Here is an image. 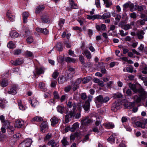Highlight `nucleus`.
Wrapping results in <instances>:
<instances>
[{"label": "nucleus", "instance_id": "obj_57", "mask_svg": "<svg viewBox=\"0 0 147 147\" xmlns=\"http://www.w3.org/2000/svg\"><path fill=\"white\" fill-rule=\"evenodd\" d=\"M82 79L81 78H78L74 83V85H78L80 84L82 81Z\"/></svg>", "mask_w": 147, "mask_h": 147}, {"label": "nucleus", "instance_id": "obj_4", "mask_svg": "<svg viewBox=\"0 0 147 147\" xmlns=\"http://www.w3.org/2000/svg\"><path fill=\"white\" fill-rule=\"evenodd\" d=\"M32 142L31 139L27 138L19 144V147H30Z\"/></svg>", "mask_w": 147, "mask_h": 147}, {"label": "nucleus", "instance_id": "obj_25", "mask_svg": "<svg viewBox=\"0 0 147 147\" xmlns=\"http://www.w3.org/2000/svg\"><path fill=\"white\" fill-rule=\"evenodd\" d=\"M135 106V102H127L125 104V107L126 108H131Z\"/></svg>", "mask_w": 147, "mask_h": 147}, {"label": "nucleus", "instance_id": "obj_1", "mask_svg": "<svg viewBox=\"0 0 147 147\" xmlns=\"http://www.w3.org/2000/svg\"><path fill=\"white\" fill-rule=\"evenodd\" d=\"M110 98L108 96L103 97L102 95H100L98 96L96 98L95 103L97 108L100 107L102 104L106 103L109 101Z\"/></svg>", "mask_w": 147, "mask_h": 147}, {"label": "nucleus", "instance_id": "obj_42", "mask_svg": "<svg viewBox=\"0 0 147 147\" xmlns=\"http://www.w3.org/2000/svg\"><path fill=\"white\" fill-rule=\"evenodd\" d=\"M122 95L119 93H116L114 94H113V97L114 98H120L122 97Z\"/></svg>", "mask_w": 147, "mask_h": 147}, {"label": "nucleus", "instance_id": "obj_17", "mask_svg": "<svg viewBox=\"0 0 147 147\" xmlns=\"http://www.w3.org/2000/svg\"><path fill=\"white\" fill-rule=\"evenodd\" d=\"M29 102L30 103L32 107H35L38 104V102L35 99L33 98L32 100H29Z\"/></svg>", "mask_w": 147, "mask_h": 147}, {"label": "nucleus", "instance_id": "obj_58", "mask_svg": "<svg viewBox=\"0 0 147 147\" xmlns=\"http://www.w3.org/2000/svg\"><path fill=\"white\" fill-rule=\"evenodd\" d=\"M95 4L97 8H99L100 6V0H95Z\"/></svg>", "mask_w": 147, "mask_h": 147}, {"label": "nucleus", "instance_id": "obj_14", "mask_svg": "<svg viewBox=\"0 0 147 147\" xmlns=\"http://www.w3.org/2000/svg\"><path fill=\"white\" fill-rule=\"evenodd\" d=\"M145 33L142 30L138 31L137 33V35L139 39H142L144 38L143 35Z\"/></svg>", "mask_w": 147, "mask_h": 147}, {"label": "nucleus", "instance_id": "obj_46", "mask_svg": "<svg viewBox=\"0 0 147 147\" xmlns=\"http://www.w3.org/2000/svg\"><path fill=\"white\" fill-rule=\"evenodd\" d=\"M134 99L137 103L140 102L141 101V98L140 97L138 96L137 95H135L133 97Z\"/></svg>", "mask_w": 147, "mask_h": 147}, {"label": "nucleus", "instance_id": "obj_60", "mask_svg": "<svg viewBox=\"0 0 147 147\" xmlns=\"http://www.w3.org/2000/svg\"><path fill=\"white\" fill-rule=\"evenodd\" d=\"M0 107L2 109L4 108L5 107V105L3 100L2 99H0Z\"/></svg>", "mask_w": 147, "mask_h": 147}, {"label": "nucleus", "instance_id": "obj_55", "mask_svg": "<svg viewBox=\"0 0 147 147\" xmlns=\"http://www.w3.org/2000/svg\"><path fill=\"white\" fill-rule=\"evenodd\" d=\"M3 125L6 127L8 128L9 125V122L8 120L5 121L3 123Z\"/></svg>", "mask_w": 147, "mask_h": 147}, {"label": "nucleus", "instance_id": "obj_31", "mask_svg": "<svg viewBox=\"0 0 147 147\" xmlns=\"http://www.w3.org/2000/svg\"><path fill=\"white\" fill-rule=\"evenodd\" d=\"M0 83L1 86L3 87L6 86L8 84L7 81L6 79L3 80Z\"/></svg>", "mask_w": 147, "mask_h": 147}, {"label": "nucleus", "instance_id": "obj_5", "mask_svg": "<svg viewBox=\"0 0 147 147\" xmlns=\"http://www.w3.org/2000/svg\"><path fill=\"white\" fill-rule=\"evenodd\" d=\"M134 117L132 118L131 119L133 121V123H135L136 125L138 127H141L143 128H144L145 127L147 123V119L145 121V122H144V123H142L140 121H137L135 123L134 120L135 119Z\"/></svg>", "mask_w": 147, "mask_h": 147}, {"label": "nucleus", "instance_id": "obj_64", "mask_svg": "<svg viewBox=\"0 0 147 147\" xmlns=\"http://www.w3.org/2000/svg\"><path fill=\"white\" fill-rule=\"evenodd\" d=\"M71 87L70 86H68L65 87L64 90L66 92H69L71 89Z\"/></svg>", "mask_w": 147, "mask_h": 147}, {"label": "nucleus", "instance_id": "obj_16", "mask_svg": "<svg viewBox=\"0 0 147 147\" xmlns=\"http://www.w3.org/2000/svg\"><path fill=\"white\" fill-rule=\"evenodd\" d=\"M22 60L19 59H17L15 61H11V63L13 65L17 66L21 64L22 63Z\"/></svg>", "mask_w": 147, "mask_h": 147}, {"label": "nucleus", "instance_id": "obj_35", "mask_svg": "<svg viewBox=\"0 0 147 147\" xmlns=\"http://www.w3.org/2000/svg\"><path fill=\"white\" fill-rule=\"evenodd\" d=\"M84 53L88 59H90L91 58V53L88 50H85Z\"/></svg>", "mask_w": 147, "mask_h": 147}, {"label": "nucleus", "instance_id": "obj_37", "mask_svg": "<svg viewBox=\"0 0 147 147\" xmlns=\"http://www.w3.org/2000/svg\"><path fill=\"white\" fill-rule=\"evenodd\" d=\"M36 74L37 75H39L43 74L44 72L43 69L41 67L37 68L36 69Z\"/></svg>", "mask_w": 147, "mask_h": 147}, {"label": "nucleus", "instance_id": "obj_11", "mask_svg": "<svg viewBox=\"0 0 147 147\" xmlns=\"http://www.w3.org/2000/svg\"><path fill=\"white\" fill-rule=\"evenodd\" d=\"M7 17L8 19L11 22H13L15 20V17L11 13L10 10H8L7 13Z\"/></svg>", "mask_w": 147, "mask_h": 147}, {"label": "nucleus", "instance_id": "obj_6", "mask_svg": "<svg viewBox=\"0 0 147 147\" xmlns=\"http://www.w3.org/2000/svg\"><path fill=\"white\" fill-rule=\"evenodd\" d=\"M111 14L112 16L115 19V24L117 25L120 21L121 16L118 14H116L114 11L112 12Z\"/></svg>", "mask_w": 147, "mask_h": 147}, {"label": "nucleus", "instance_id": "obj_21", "mask_svg": "<svg viewBox=\"0 0 147 147\" xmlns=\"http://www.w3.org/2000/svg\"><path fill=\"white\" fill-rule=\"evenodd\" d=\"M41 130L43 132L47 129L48 125L46 123L44 122L42 123L40 125Z\"/></svg>", "mask_w": 147, "mask_h": 147}, {"label": "nucleus", "instance_id": "obj_36", "mask_svg": "<svg viewBox=\"0 0 147 147\" xmlns=\"http://www.w3.org/2000/svg\"><path fill=\"white\" fill-rule=\"evenodd\" d=\"M121 27L123 29L125 30H127L132 28V27L130 26V25H129V24L122 25L121 26Z\"/></svg>", "mask_w": 147, "mask_h": 147}, {"label": "nucleus", "instance_id": "obj_53", "mask_svg": "<svg viewBox=\"0 0 147 147\" xmlns=\"http://www.w3.org/2000/svg\"><path fill=\"white\" fill-rule=\"evenodd\" d=\"M52 134L51 133H48L45 136V138H44L45 141L48 140L51 138L52 136Z\"/></svg>", "mask_w": 147, "mask_h": 147}, {"label": "nucleus", "instance_id": "obj_13", "mask_svg": "<svg viewBox=\"0 0 147 147\" xmlns=\"http://www.w3.org/2000/svg\"><path fill=\"white\" fill-rule=\"evenodd\" d=\"M24 124V122L23 121L17 120L16 121L15 124V126L17 128L21 127Z\"/></svg>", "mask_w": 147, "mask_h": 147}, {"label": "nucleus", "instance_id": "obj_8", "mask_svg": "<svg viewBox=\"0 0 147 147\" xmlns=\"http://www.w3.org/2000/svg\"><path fill=\"white\" fill-rule=\"evenodd\" d=\"M120 108V104L118 102H115L113 103L112 106V110L114 111H116Z\"/></svg>", "mask_w": 147, "mask_h": 147}, {"label": "nucleus", "instance_id": "obj_24", "mask_svg": "<svg viewBox=\"0 0 147 147\" xmlns=\"http://www.w3.org/2000/svg\"><path fill=\"white\" fill-rule=\"evenodd\" d=\"M49 146H51V147H55L58 145V143L55 142L54 140H51L49 141L47 143Z\"/></svg>", "mask_w": 147, "mask_h": 147}, {"label": "nucleus", "instance_id": "obj_49", "mask_svg": "<svg viewBox=\"0 0 147 147\" xmlns=\"http://www.w3.org/2000/svg\"><path fill=\"white\" fill-rule=\"evenodd\" d=\"M126 71L128 72L132 73L134 71L133 67L131 66L127 67Z\"/></svg>", "mask_w": 147, "mask_h": 147}, {"label": "nucleus", "instance_id": "obj_62", "mask_svg": "<svg viewBox=\"0 0 147 147\" xmlns=\"http://www.w3.org/2000/svg\"><path fill=\"white\" fill-rule=\"evenodd\" d=\"M120 34L121 36H123L127 35L128 33L127 32L124 33V31L121 30H120Z\"/></svg>", "mask_w": 147, "mask_h": 147}, {"label": "nucleus", "instance_id": "obj_32", "mask_svg": "<svg viewBox=\"0 0 147 147\" xmlns=\"http://www.w3.org/2000/svg\"><path fill=\"white\" fill-rule=\"evenodd\" d=\"M42 120L43 119L41 117L38 116H36L33 118V119H32L31 121L32 122H33L35 121L37 122L40 121Z\"/></svg>", "mask_w": 147, "mask_h": 147}, {"label": "nucleus", "instance_id": "obj_51", "mask_svg": "<svg viewBox=\"0 0 147 147\" xmlns=\"http://www.w3.org/2000/svg\"><path fill=\"white\" fill-rule=\"evenodd\" d=\"M65 20L63 19H60L59 21L58 25L61 27L62 28L65 22Z\"/></svg>", "mask_w": 147, "mask_h": 147}, {"label": "nucleus", "instance_id": "obj_33", "mask_svg": "<svg viewBox=\"0 0 147 147\" xmlns=\"http://www.w3.org/2000/svg\"><path fill=\"white\" fill-rule=\"evenodd\" d=\"M74 76V75L72 74L71 73L67 71L66 72V74L65 76V79L67 80L71 78Z\"/></svg>", "mask_w": 147, "mask_h": 147}, {"label": "nucleus", "instance_id": "obj_59", "mask_svg": "<svg viewBox=\"0 0 147 147\" xmlns=\"http://www.w3.org/2000/svg\"><path fill=\"white\" fill-rule=\"evenodd\" d=\"M33 38L32 37H28L26 40L27 42L29 44L32 43L33 41Z\"/></svg>", "mask_w": 147, "mask_h": 147}, {"label": "nucleus", "instance_id": "obj_15", "mask_svg": "<svg viewBox=\"0 0 147 147\" xmlns=\"http://www.w3.org/2000/svg\"><path fill=\"white\" fill-rule=\"evenodd\" d=\"M36 30L38 32L43 33L45 34H47L49 33L48 30L46 28L42 29V28H36Z\"/></svg>", "mask_w": 147, "mask_h": 147}, {"label": "nucleus", "instance_id": "obj_63", "mask_svg": "<svg viewBox=\"0 0 147 147\" xmlns=\"http://www.w3.org/2000/svg\"><path fill=\"white\" fill-rule=\"evenodd\" d=\"M138 49L140 51L142 52L144 51V45L142 44H140Z\"/></svg>", "mask_w": 147, "mask_h": 147}, {"label": "nucleus", "instance_id": "obj_30", "mask_svg": "<svg viewBox=\"0 0 147 147\" xmlns=\"http://www.w3.org/2000/svg\"><path fill=\"white\" fill-rule=\"evenodd\" d=\"M104 1L105 7H109L112 5V2L110 0H102Z\"/></svg>", "mask_w": 147, "mask_h": 147}, {"label": "nucleus", "instance_id": "obj_54", "mask_svg": "<svg viewBox=\"0 0 147 147\" xmlns=\"http://www.w3.org/2000/svg\"><path fill=\"white\" fill-rule=\"evenodd\" d=\"M45 84L42 82H40L39 84V87L41 89L43 90V89H44V91L45 90Z\"/></svg>", "mask_w": 147, "mask_h": 147}, {"label": "nucleus", "instance_id": "obj_38", "mask_svg": "<svg viewBox=\"0 0 147 147\" xmlns=\"http://www.w3.org/2000/svg\"><path fill=\"white\" fill-rule=\"evenodd\" d=\"M105 127L108 129H112L114 127V125L112 123H109L106 124L105 125Z\"/></svg>", "mask_w": 147, "mask_h": 147}, {"label": "nucleus", "instance_id": "obj_18", "mask_svg": "<svg viewBox=\"0 0 147 147\" xmlns=\"http://www.w3.org/2000/svg\"><path fill=\"white\" fill-rule=\"evenodd\" d=\"M79 127V124L77 123H76L74 124L72 126L70 131L71 132H74L76 130L78 129Z\"/></svg>", "mask_w": 147, "mask_h": 147}, {"label": "nucleus", "instance_id": "obj_12", "mask_svg": "<svg viewBox=\"0 0 147 147\" xmlns=\"http://www.w3.org/2000/svg\"><path fill=\"white\" fill-rule=\"evenodd\" d=\"M41 20L43 22L45 23H48L50 22L48 16L45 14H43L41 16Z\"/></svg>", "mask_w": 147, "mask_h": 147}, {"label": "nucleus", "instance_id": "obj_23", "mask_svg": "<svg viewBox=\"0 0 147 147\" xmlns=\"http://www.w3.org/2000/svg\"><path fill=\"white\" fill-rule=\"evenodd\" d=\"M135 6L136 7V9H138V11H142L146 9V7L144 5L139 6L137 4H136Z\"/></svg>", "mask_w": 147, "mask_h": 147}, {"label": "nucleus", "instance_id": "obj_27", "mask_svg": "<svg viewBox=\"0 0 147 147\" xmlns=\"http://www.w3.org/2000/svg\"><path fill=\"white\" fill-rule=\"evenodd\" d=\"M9 34L12 38H17L19 36V34L15 31H11L10 33Z\"/></svg>", "mask_w": 147, "mask_h": 147}, {"label": "nucleus", "instance_id": "obj_10", "mask_svg": "<svg viewBox=\"0 0 147 147\" xmlns=\"http://www.w3.org/2000/svg\"><path fill=\"white\" fill-rule=\"evenodd\" d=\"M67 106L69 108H71L70 109L71 111H74L76 108V104L73 103L71 101L68 102Z\"/></svg>", "mask_w": 147, "mask_h": 147}, {"label": "nucleus", "instance_id": "obj_9", "mask_svg": "<svg viewBox=\"0 0 147 147\" xmlns=\"http://www.w3.org/2000/svg\"><path fill=\"white\" fill-rule=\"evenodd\" d=\"M59 120V119L57 117L55 116L53 117L50 119L51 125L53 126H55L58 123Z\"/></svg>", "mask_w": 147, "mask_h": 147}, {"label": "nucleus", "instance_id": "obj_45", "mask_svg": "<svg viewBox=\"0 0 147 147\" xmlns=\"http://www.w3.org/2000/svg\"><path fill=\"white\" fill-rule=\"evenodd\" d=\"M7 47L10 49H13L15 47V45L13 43L12 41H10L7 45Z\"/></svg>", "mask_w": 147, "mask_h": 147}, {"label": "nucleus", "instance_id": "obj_39", "mask_svg": "<svg viewBox=\"0 0 147 147\" xmlns=\"http://www.w3.org/2000/svg\"><path fill=\"white\" fill-rule=\"evenodd\" d=\"M96 121L95 123V125L96 126H98L101 123L102 120V118L100 117H98L96 118Z\"/></svg>", "mask_w": 147, "mask_h": 147}, {"label": "nucleus", "instance_id": "obj_7", "mask_svg": "<svg viewBox=\"0 0 147 147\" xmlns=\"http://www.w3.org/2000/svg\"><path fill=\"white\" fill-rule=\"evenodd\" d=\"M18 87L15 85L12 86L10 88L9 90L7 92V93L9 94L15 95L17 93V90Z\"/></svg>", "mask_w": 147, "mask_h": 147}, {"label": "nucleus", "instance_id": "obj_44", "mask_svg": "<svg viewBox=\"0 0 147 147\" xmlns=\"http://www.w3.org/2000/svg\"><path fill=\"white\" fill-rule=\"evenodd\" d=\"M57 111L62 114L63 113V111L64 110V108L63 107L61 106H58L57 107Z\"/></svg>", "mask_w": 147, "mask_h": 147}, {"label": "nucleus", "instance_id": "obj_3", "mask_svg": "<svg viewBox=\"0 0 147 147\" xmlns=\"http://www.w3.org/2000/svg\"><path fill=\"white\" fill-rule=\"evenodd\" d=\"M92 120L87 116L82 118L81 121V124L84 126L89 125L90 123H92Z\"/></svg>", "mask_w": 147, "mask_h": 147}, {"label": "nucleus", "instance_id": "obj_43", "mask_svg": "<svg viewBox=\"0 0 147 147\" xmlns=\"http://www.w3.org/2000/svg\"><path fill=\"white\" fill-rule=\"evenodd\" d=\"M18 105L19 107V109L22 110H24L26 109V107L24 106L22 103V102L20 101L18 102Z\"/></svg>", "mask_w": 147, "mask_h": 147}, {"label": "nucleus", "instance_id": "obj_22", "mask_svg": "<svg viewBox=\"0 0 147 147\" xmlns=\"http://www.w3.org/2000/svg\"><path fill=\"white\" fill-rule=\"evenodd\" d=\"M44 9V6L43 5H39L37 7L36 10V13H39L43 11Z\"/></svg>", "mask_w": 147, "mask_h": 147}, {"label": "nucleus", "instance_id": "obj_52", "mask_svg": "<svg viewBox=\"0 0 147 147\" xmlns=\"http://www.w3.org/2000/svg\"><path fill=\"white\" fill-rule=\"evenodd\" d=\"M137 93L138 92L140 94H143L145 93V92L144 90V89L142 87L140 88L139 89H137Z\"/></svg>", "mask_w": 147, "mask_h": 147}, {"label": "nucleus", "instance_id": "obj_48", "mask_svg": "<svg viewBox=\"0 0 147 147\" xmlns=\"http://www.w3.org/2000/svg\"><path fill=\"white\" fill-rule=\"evenodd\" d=\"M67 71L74 75L75 73V69L72 67H68L67 70Z\"/></svg>", "mask_w": 147, "mask_h": 147}, {"label": "nucleus", "instance_id": "obj_2", "mask_svg": "<svg viewBox=\"0 0 147 147\" xmlns=\"http://www.w3.org/2000/svg\"><path fill=\"white\" fill-rule=\"evenodd\" d=\"M111 17V13L109 12L105 13L102 16L98 15H94L93 16H90V15H88L87 16V19L89 20H95L97 19H101L102 18L105 19L110 18Z\"/></svg>", "mask_w": 147, "mask_h": 147}, {"label": "nucleus", "instance_id": "obj_40", "mask_svg": "<svg viewBox=\"0 0 147 147\" xmlns=\"http://www.w3.org/2000/svg\"><path fill=\"white\" fill-rule=\"evenodd\" d=\"M61 142L62 144L65 146L66 145H69V142L67 141L66 138L65 137L63 138L61 141Z\"/></svg>", "mask_w": 147, "mask_h": 147}, {"label": "nucleus", "instance_id": "obj_34", "mask_svg": "<svg viewBox=\"0 0 147 147\" xmlns=\"http://www.w3.org/2000/svg\"><path fill=\"white\" fill-rule=\"evenodd\" d=\"M57 50L59 51H62L63 50V48L62 47L61 44L60 42L58 43L56 45Z\"/></svg>", "mask_w": 147, "mask_h": 147}, {"label": "nucleus", "instance_id": "obj_50", "mask_svg": "<svg viewBox=\"0 0 147 147\" xmlns=\"http://www.w3.org/2000/svg\"><path fill=\"white\" fill-rule=\"evenodd\" d=\"M134 4L130 2L129 7L131 11H135L136 9V7H135L134 8Z\"/></svg>", "mask_w": 147, "mask_h": 147}, {"label": "nucleus", "instance_id": "obj_28", "mask_svg": "<svg viewBox=\"0 0 147 147\" xmlns=\"http://www.w3.org/2000/svg\"><path fill=\"white\" fill-rule=\"evenodd\" d=\"M90 107V103L88 102H85V104L83 106V108L86 111H88Z\"/></svg>", "mask_w": 147, "mask_h": 147}, {"label": "nucleus", "instance_id": "obj_61", "mask_svg": "<svg viewBox=\"0 0 147 147\" xmlns=\"http://www.w3.org/2000/svg\"><path fill=\"white\" fill-rule=\"evenodd\" d=\"M21 53V50L20 49L14 50L13 51V53L15 55H18Z\"/></svg>", "mask_w": 147, "mask_h": 147}, {"label": "nucleus", "instance_id": "obj_41", "mask_svg": "<svg viewBox=\"0 0 147 147\" xmlns=\"http://www.w3.org/2000/svg\"><path fill=\"white\" fill-rule=\"evenodd\" d=\"M91 77L88 76L84 78L82 80V82L83 84H86L91 79Z\"/></svg>", "mask_w": 147, "mask_h": 147}, {"label": "nucleus", "instance_id": "obj_26", "mask_svg": "<svg viewBox=\"0 0 147 147\" xmlns=\"http://www.w3.org/2000/svg\"><path fill=\"white\" fill-rule=\"evenodd\" d=\"M129 87L133 90V92L135 93H137L136 87L135 85L130 83L129 84Z\"/></svg>", "mask_w": 147, "mask_h": 147}, {"label": "nucleus", "instance_id": "obj_56", "mask_svg": "<svg viewBox=\"0 0 147 147\" xmlns=\"http://www.w3.org/2000/svg\"><path fill=\"white\" fill-rule=\"evenodd\" d=\"M26 55L28 57H32L33 56V55L32 53L29 51H27L26 52Z\"/></svg>", "mask_w": 147, "mask_h": 147}, {"label": "nucleus", "instance_id": "obj_20", "mask_svg": "<svg viewBox=\"0 0 147 147\" xmlns=\"http://www.w3.org/2000/svg\"><path fill=\"white\" fill-rule=\"evenodd\" d=\"M70 5L71 8L77 9L78 6L76 3H74L73 0H69Z\"/></svg>", "mask_w": 147, "mask_h": 147}, {"label": "nucleus", "instance_id": "obj_47", "mask_svg": "<svg viewBox=\"0 0 147 147\" xmlns=\"http://www.w3.org/2000/svg\"><path fill=\"white\" fill-rule=\"evenodd\" d=\"M65 60L67 62H73V63H74L76 61L73 58H70L69 57H67L65 59Z\"/></svg>", "mask_w": 147, "mask_h": 147}, {"label": "nucleus", "instance_id": "obj_19", "mask_svg": "<svg viewBox=\"0 0 147 147\" xmlns=\"http://www.w3.org/2000/svg\"><path fill=\"white\" fill-rule=\"evenodd\" d=\"M29 13L26 12H24L22 13V16L23 17V21L24 23L27 22V18L29 16Z\"/></svg>", "mask_w": 147, "mask_h": 147}, {"label": "nucleus", "instance_id": "obj_29", "mask_svg": "<svg viewBox=\"0 0 147 147\" xmlns=\"http://www.w3.org/2000/svg\"><path fill=\"white\" fill-rule=\"evenodd\" d=\"M115 134H113L108 138L107 140L111 143H114L115 139Z\"/></svg>", "mask_w": 147, "mask_h": 147}]
</instances>
